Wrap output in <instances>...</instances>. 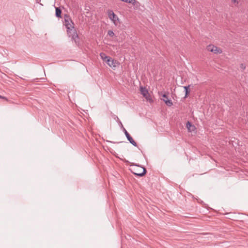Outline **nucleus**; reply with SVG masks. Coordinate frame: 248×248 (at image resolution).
I'll use <instances>...</instances> for the list:
<instances>
[{
  "instance_id": "obj_24",
  "label": "nucleus",
  "mask_w": 248,
  "mask_h": 248,
  "mask_svg": "<svg viewBox=\"0 0 248 248\" xmlns=\"http://www.w3.org/2000/svg\"><path fill=\"white\" fill-rule=\"evenodd\" d=\"M58 17H60V18H62V16H57Z\"/></svg>"
},
{
  "instance_id": "obj_20",
  "label": "nucleus",
  "mask_w": 248,
  "mask_h": 248,
  "mask_svg": "<svg viewBox=\"0 0 248 248\" xmlns=\"http://www.w3.org/2000/svg\"><path fill=\"white\" fill-rule=\"evenodd\" d=\"M0 98H2V99H6V97H4V96H2L1 95H0Z\"/></svg>"
},
{
  "instance_id": "obj_3",
  "label": "nucleus",
  "mask_w": 248,
  "mask_h": 248,
  "mask_svg": "<svg viewBox=\"0 0 248 248\" xmlns=\"http://www.w3.org/2000/svg\"><path fill=\"white\" fill-rule=\"evenodd\" d=\"M123 131L127 139V140L129 141V142L134 146L137 147V144L135 142V141L133 139L130 135L128 133V132L126 131L125 128H124Z\"/></svg>"
},
{
  "instance_id": "obj_15",
  "label": "nucleus",
  "mask_w": 248,
  "mask_h": 248,
  "mask_svg": "<svg viewBox=\"0 0 248 248\" xmlns=\"http://www.w3.org/2000/svg\"><path fill=\"white\" fill-rule=\"evenodd\" d=\"M108 34L111 37H113L114 35L113 31L111 30L108 31Z\"/></svg>"
},
{
  "instance_id": "obj_9",
  "label": "nucleus",
  "mask_w": 248,
  "mask_h": 248,
  "mask_svg": "<svg viewBox=\"0 0 248 248\" xmlns=\"http://www.w3.org/2000/svg\"><path fill=\"white\" fill-rule=\"evenodd\" d=\"M142 169H143V171L142 172H140V173L133 172V173L135 175L139 176V177H142V176H143L146 174L147 171H146V169L145 168L142 167Z\"/></svg>"
},
{
  "instance_id": "obj_14",
  "label": "nucleus",
  "mask_w": 248,
  "mask_h": 248,
  "mask_svg": "<svg viewBox=\"0 0 248 248\" xmlns=\"http://www.w3.org/2000/svg\"><path fill=\"white\" fill-rule=\"evenodd\" d=\"M123 1L129 3H133L134 4L135 2H136V1L135 0H121Z\"/></svg>"
},
{
  "instance_id": "obj_12",
  "label": "nucleus",
  "mask_w": 248,
  "mask_h": 248,
  "mask_svg": "<svg viewBox=\"0 0 248 248\" xmlns=\"http://www.w3.org/2000/svg\"><path fill=\"white\" fill-rule=\"evenodd\" d=\"M232 3L233 4V5L235 7H238L239 4V0H231Z\"/></svg>"
},
{
  "instance_id": "obj_4",
  "label": "nucleus",
  "mask_w": 248,
  "mask_h": 248,
  "mask_svg": "<svg viewBox=\"0 0 248 248\" xmlns=\"http://www.w3.org/2000/svg\"><path fill=\"white\" fill-rule=\"evenodd\" d=\"M162 99L164 101L165 104L169 107H171L172 105V102L170 99H169L167 95L164 93L162 95Z\"/></svg>"
},
{
  "instance_id": "obj_10",
  "label": "nucleus",
  "mask_w": 248,
  "mask_h": 248,
  "mask_svg": "<svg viewBox=\"0 0 248 248\" xmlns=\"http://www.w3.org/2000/svg\"><path fill=\"white\" fill-rule=\"evenodd\" d=\"M186 127H187V128L188 129V130L189 131H193L194 130V129H195V126L192 125V124L188 121L187 123H186Z\"/></svg>"
},
{
  "instance_id": "obj_17",
  "label": "nucleus",
  "mask_w": 248,
  "mask_h": 248,
  "mask_svg": "<svg viewBox=\"0 0 248 248\" xmlns=\"http://www.w3.org/2000/svg\"><path fill=\"white\" fill-rule=\"evenodd\" d=\"M240 67L241 69H242L243 70H244V69H246V65L244 63H241L240 64Z\"/></svg>"
},
{
  "instance_id": "obj_2",
  "label": "nucleus",
  "mask_w": 248,
  "mask_h": 248,
  "mask_svg": "<svg viewBox=\"0 0 248 248\" xmlns=\"http://www.w3.org/2000/svg\"><path fill=\"white\" fill-rule=\"evenodd\" d=\"M207 49L208 51L214 52L215 54H220L222 53V50L220 48L214 45H208L207 46Z\"/></svg>"
},
{
  "instance_id": "obj_8",
  "label": "nucleus",
  "mask_w": 248,
  "mask_h": 248,
  "mask_svg": "<svg viewBox=\"0 0 248 248\" xmlns=\"http://www.w3.org/2000/svg\"><path fill=\"white\" fill-rule=\"evenodd\" d=\"M189 87H190V85L183 86V88L185 89V95L184 97L185 98H187L190 93Z\"/></svg>"
},
{
  "instance_id": "obj_25",
  "label": "nucleus",
  "mask_w": 248,
  "mask_h": 248,
  "mask_svg": "<svg viewBox=\"0 0 248 248\" xmlns=\"http://www.w3.org/2000/svg\"><path fill=\"white\" fill-rule=\"evenodd\" d=\"M136 166H137L138 167H140V166L139 165H136Z\"/></svg>"
},
{
  "instance_id": "obj_22",
  "label": "nucleus",
  "mask_w": 248,
  "mask_h": 248,
  "mask_svg": "<svg viewBox=\"0 0 248 248\" xmlns=\"http://www.w3.org/2000/svg\"><path fill=\"white\" fill-rule=\"evenodd\" d=\"M107 142H111V143H115L114 142H112V141H108V140H107Z\"/></svg>"
},
{
  "instance_id": "obj_21",
  "label": "nucleus",
  "mask_w": 248,
  "mask_h": 248,
  "mask_svg": "<svg viewBox=\"0 0 248 248\" xmlns=\"http://www.w3.org/2000/svg\"><path fill=\"white\" fill-rule=\"evenodd\" d=\"M125 162H128V161L125 159L124 160H123Z\"/></svg>"
},
{
  "instance_id": "obj_7",
  "label": "nucleus",
  "mask_w": 248,
  "mask_h": 248,
  "mask_svg": "<svg viewBox=\"0 0 248 248\" xmlns=\"http://www.w3.org/2000/svg\"><path fill=\"white\" fill-rule=\"evenodd\" d=\"M140 91L141 92V94L147 99L148 96L149 95V92L148 90L145 88V87H140Z\"/></svg>"
},
{
  "instance_id": "obj_18",
  "label": "nucleus",
  "mask_w": 248,
  "mask_h": 248,
  "mask_svg": "<svg viewBox=\"0 0 248 248\" xmlns=\"http://www.w3.org/2000/svg\"><path fill=\"white\" fill-rule=\"evenodd\" d=\"M118 124H119L120 126L121 127V128L122 129V130H123V129H124V126H123V124H122V122H121L120 121H119V122H118Z\"/></svg>"
},
{
  "instance_id": "obj_1",
  "label": "nucleus",
  "mask_w": 248,
  "mask_h": 248,
  "mask_svg": "<svg viewBox=\"0 0 248 248\" xmlns=\"http://www.w3.org/2000/svg\"><path fill=\"white\" fill-rule=\"evenodd\" d=\"M64 25L67 29V32L69 37H71L72 40H74L76 43L77 39L78 38V35L74 27V23L70 16H64Z\"/></svg>"
},
{
  "instance_id": "obj_6",
  "label": "nucleus",
  "mask_w": 248,
  "mask_h": 248,
  "mask_svg": "<svg viewBox=\"0 0 248 248\" xmlns=\"http://www.w3.org/2000/svg\"><path fill=\"white\" fill-rule=\"evenodd\" d=\"M110 20L114 23L115 26H120V22L118 16H108Z\"/></svg>"
},
{
  "instance_id": "obj_19",
  "label": "nucleus",
  "mask_w": 248,
  "mask_h": 248,
  "mask_svg": "<svg viewBox=\"0 0 248 248\" xmlns=\"http://www.w3.org/2000/svg\"><path fill=\"white\" fill-rule=\"evenodd\" d=\"M114 119L117 121V122H119V121H120L118 116H117L116 115L114 116Z\"/></svg>"
},
{
  "instance_id": "obj_23",
  "label": "nucleus",
  "mask_w": 248,
  "mask_h": 248,
  "mask_svg": "<svg viewBox=\"0 0 248 248\" xmlns=\"http://www.w3.org/2000/svg\"><path fill=\"white\" fill-rule=\"evenodd\" d=\"M122 141H120V142H117V143H122Z\"/></svg>"
},
{
  "instance_id": "obj_16",
  "label": "nucleus",
  "mask_w": 248,
  "mask_h": 248,
  "mask_svg": "<svg viewBox=\"0 0 248 248\" xmlns=\"http://www.w3.org/2000/svg\"><path fill=\"white\" fill-rule=\"evenodd\" d=\"M108 16H115V15L112 11H108Z\"/></svg>"
},
{
  "instance_id": "obj_11",
  "label": "nucleus",
  "mask_w": 248,
  "mask_h": 248,
  "mask_svg": "<svg viewBox=\"0 0 248 248\" xmlns=\"http://www.w3.org/2000/svg\"><path fill=\"white\" fill-rule=\"evenodd\" d=\"M100 56L101 58L105 61L106 62V60H108V59H109L110 57L107 56L105 53L103 52H101L100 53Z\"/></svg>"
},
{
  "instance_id": "obj_5",
  "label": "nucleus",
  "mask_w": 248,
  "mask_h": 248,
  "mask_svg": "<svg viewBox=\"0 0 248 248\" xmlns=\"http://www.w3.org/2000/svg\"><path fill=\"white\" fill-rule=\"evenodd\" d=\"M107 63L111 67L115 68L116 67V64L118 63V62L116 60H114L111 58H109L108 60H106Z\"/></svg>"
},
{
  "instance_id": "obj_13",
  "label": "nucleus",
  "mask_w": 248,
  "mask_h": 248,
  "mask_svg": "<svg viewBox=\"0 0 248 248\" xmlns=\"http://www.w3.org/2000/svg\"><path fill=\"white\" fill-rule=\"evenodd\" d=\"M55 16H61L62 11L58 7H55Z\"/></svg>"
}]
</instances>
